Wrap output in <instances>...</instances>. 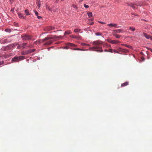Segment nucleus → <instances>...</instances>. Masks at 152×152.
<instances>
[{
    "label": "nucleus",
    "instance_id": "obj_1",
    "mask_svg": "<svg viewBox=\"0 0 152 152\" xmlns=\"http://www.w3.org/2000/svg\"><path fill=\"white\" fill-rule=\"evenodd\" d=\"M102 44V42L100 40H98L94 41L93 42V45L95 46L90 48V50H95L98 52H103V50L102 49V46H101Z\"/></svg>",
    "mask_w": 152,
    "mask_h": 152
},
{
    "label": "nucleus",
    "instance_id": "obj_2",
    "mask_svg": "<svg viewBox=\"0 0 152 152\" xmlns=\"http://www.w3.org/2000/svg\"><path fill=\"white\" fill-rule=\"evenodd\" d=\"M61 37V36L57 37L56 35L53 36V37H47L45 38L42 39V41L43 42L46 41V42L44 44L45 45H48L51 44L52 43V41L51 40H50L51 39L53 38H58Z\"/></svg>",
    "mask_w": 152,
    "mask_h": 152
},
{
    "label": "nucleus",
    "instance_id": "obj_3",
    "mask_svg": "<svg viewBox=\"0 0 152 152\" xmlns=\"http://www.w3.org/2000/svg\"><path fill=\"white\" fill-rule=\"evenodd\" d=\"M21 37L23 40L25 41L31 39L32 36L27 34H23L21 35Z\"/></svg>",
    "mask_w": 152,
    "mask_h": 152
},
{
    "label": "nucleus",
    "instance_id": "obj_4",
    "mask_svg": "<svg viewBox=\"0 0 152 152\" xmlns=\"http://www.w3.org/2000/svg\"><path fill=\"white\" fill-rule=\"evenodd\" d=\"M24 58V57L23 56L15 57L12 59V61L13 62H17L23 59Z\"/></svg>",
    "mask_w": 152,
    "mask_h": 152
},
{
    "label": "nucleus",
    "instance_id": "obj_5",
    "mask_svg": "<svg viewBox=\"0 0 152 152\" xmlns=\"http://www.w3.org/2000/svg\"><path fill=\"white\" fill-rule=\"evenodd\" d=\"M124 32V29H119L114 30L113 31L112 34H116L122 33Z\"/></svg>",
    "mask_w": 152,
    "mask_h": 152
},
{
    "label": "nucleus",
    "instance_id": "obj_6",
    "mask_svg": "<svg viewBox=\"0 0 152 152\" xmlns=\"http://www.w3.org/2000/svg\"><path fill=\"white\" fill-rule=\"evenodd\" d=\"M66 46L64 48L66 49H68L69 48V46H77L75 44L70 43H67L66 44Z\"/></svg>",
    "mask_w": 152,
    "mask_h": 152
},
{
    "label": "nucleus",
    "instance_id": "obj_7",
    "mask_svg": "<svg viewBox=\"0 0 152 152\" xmlns=\"http://www.w3.org/2000/svg\"><path fill=\"white\" fill-rule=\"evenodd\" d=\"M107 26H108L114 27L115 28H119L120 26H117V24L116 23H110L107 24Z\"/></svg>",
    "mask_w": 152,
    "mask_h": 152
},
{
    "label": "nucleus",
    "instance_id": "obj_8",
    "mask_svg": "<svg viewBox=\"0 0 152 152\" xmlns=\"http://www.w3.org/2000/svg\"><path fill=\"white\" fill-rule=\"evenodd\" d=\"M128 5L132 7L133 9H136L137 8V5L136 4H135L132 3H128Z\"/></svg>",
    "mask_w": 152,
    "mask_h": 152
},
{
    "label": "nucleus",
    "instance_id": "obj_9",
    "mask_svg": "<svg viewBox=\"0 0 152 152\" xmlns=\"http://www.w3.org/2000/svg\"><path fill=\"white\" fill-rule=\"evenodd\" d=\"M118 50L120 51L124 52H127L128 51L126 49H123L121 48H119Z\"/></svg>",
    "mask_w": 152,
    "mask_h": 152
},
{
    "label": "nucleus",
    "instance_id": "obj_10",
    "mask_svg": "<svg viewBox=\"0 0 152 152\" xmlns=\"http://www.w3.org/2000/svg\"><path fill=\"white\" fill-rule=\"evenodd\" d=\"M54 29L55 28L52 26L47 27L46 28V30L48 31H49L50 30H53V29Z\"/></svg>",
    "mask_w": 152,
    "mask_h": 152
},
{
    "label": "nucleus",
    "instance_id": "obj_11",
    "mask_svg": "<svg viewBox=\"0 0 152 152\" xmlns=\"http://www.w3.org/2000/svg\"><path fill=\"white\" fill-rule=\"evenodd\" d=\"M18 16L19 18H21L23 19L24 18V16L20 12H18Z\"/></svg>",
    "mask_w": 152,
    "mask_h": 152
},
{
    "label": "nucleus",
    "instance_id": "obj_12",
    "mask_svg": "<svg viewBox=\"0 0 152 152\" xmlns=\"http://www.w3.org/2000/svg\"><path fill=\"white\" fill-rule=\"evenodd\" d=\"M112 44H113L119 43H120V41L115 40H112Z\"/></svg>",
    "mask_w": 152,
    "mask_h": 152
},
{
    "label": "nucleus",
    "instance_id": "obj_13",
    "mask_svg": "<svg viewBox=\"0 0 152 152\" xmlns=\"http://www.w3.org/2000/svg\"><path fill=\"white\" fill-rule=\"evenodd\" d=\"M128 85H129V82H126L122 84L121 85V86L122 87H124V86H127Z\"/></svg>",
    "mask_w": 152,
    "mask_h": 152
},
{
    "label": "nucleus",
    "instance_id": "obj_14",
    "mask_svg": "<svg viewBox=\"0 0 152 152\" xmlns=\"http://www.w3.org/2000/svg\"><path fill=\"white\" fill-rule=\"evenodd\" d=\"M112 34L116 38H119L120 37H121V35H119L116 34Z\"/></svg>",
    "mask_w": 152,
    "mask_h": 152
},
{
    "label": "nucleus",
    "instance_id": "obj_15",
    "mask_svg": "<svg viewBox=\"0 0 152 152\" xmlns=\"http://www.w3.org/2000/svg\"><path fill=\"white\" fill-rule=\"evenodd\" d=\"M8 41H7V39H2L1 41V43H5L7 42H8Z\"/></svg>",
    "mask_w": 152,
    "mask_h": 152
},
{
    "label": "nucleus",
    "instance_id": "obj_16",
    "mask_svg": "<svg viewBox=\"0 0 152 152\" xmlns=\"http://www.w3.org/2000/svg\"><path fill=\"white\" fill-rule=\"evenodd\" d=\"M21 54L22 55H26L28 54V50H26L25 51H22L21 52Z\"/></svg>",
    "mask_w": 152,
    "mask_h": 152
},
{
    "label": "nucleus",
    "instance_id": "obj_17",
    "mask_svg": "<svg viewBox=\"0 0 152 152\" xmlns=\"http://www.w3.org/2000/svg\"><path fill=\"white\" fill-rule=\"evenodd\" d=\"M143 34L144 35V36L147 39H149V38H150V36L149 35H148L147 34L145 33H143Z\"/></svg>",
    "mask_w": 152,
    "mask_h": 152
},
{
    "label": "nucleus",
    "instance_id": "obj_18",
    "mask_svg": "<svg viewBox=\"0 0 152 152\" xmlns=\"http://www.w3.org/2000/svg\"><path fill=\"white\" fill-rule=\"evenodd\" d=\"M71 31L68 30L66 31L64 33V35L66 34H69L71 33Z\"/></svg>",
    "mask_w": 152,
    "mask_h": 152
},
{
    "label": "nucleus",
    "instance_id": "obj_19",
    "mask_svg": "<svg viewBox=\"0 0 152 152\" xmlns=\"http://www.w3.org/2000/svg\"><path fill=\"white\" fill-rule=\"evenodd\" d=\"M25 12L26 13V15H30V14H29V11L27 9L25 10Z\"/></svg>",
    "mask_w": 152,
    "mask_h": 152
},
{
    "label": "nucleus",
    "instance_id": "obj_20",
    "mask_svg": "<svg viewBox=\"0 0 152 152\" xmlns=\"http://www.w3.org/2000/svg\"><path fill=\"white\" fill-rule=\"evenodd\" d=\"M35 50V49H30L29 50H28V54L31 53L32 52H34Z\"/></svg>",
    "mask_w": 152,
    "mask_h": 152
},
{
    "label": "nucleus",
    "instance_id": "obj_21",
    "mask_svg": "<svg viewBox=\"0 0 152 152\" xmlns=\"http://www.w3.org/2000/svg\"><path fill=\"white\" fill-rule=\"evenodd\" d=\"M88 16L90 18L92 17V12H90L89 13H88Z\"/></svg>",
    "mask_w": 152,
    "mask_h": 152
},
{
    "label": "nucleus",
    "instance_id": "obj_22",
    "mask_svg": "<svg viewBox=\"0 0 152 152\" xmlns=\"http://www.w3.org/2000/svg\"><path fill=\"white\" fill-rule=\"evenodd\" d=\"M129 29L131 30L132 31H135V28L134 27H129Z\"/></svg>",
    "mask_w": 152,
    "mask_h": 152
},
{
    "label": "nucleus",
    "instance_id": "obj_23",
    "mask_svg": "<svg viewBox=\"0 0 152 152\" xmlns=\"http://www.w3.org/2000/svg\"><path fill=\"white\" fill-rule=\"evenodd\" d=\"M27 44L26 43H23L21 45V47H23V48H25L26 45Z\"/></svg>",
    "mask_w": 152,
    "mask_h": 152
},
{
    "label": "nucleus",
    "instance_id": "obj_24",
    "mask_svg": "<svg viewBox=\"0 0 152 152\" xmlns=\"http://www.w3.org/2000/svg\"><path fill=\"white\" fill-rule=\"evenodd\" d=\"M73 49L75 50H82V51L84 50L83 49H80L79 48H74Z\"/></svg>",
    "mask_w": 152,
    "mask_h": 152
},
{
    "label": "nucleus",
    "instance_id": "obj_25",
    "mask_svg": "<svg viewBox=\"0 0 152 152\" xmlns=\"http://www.w3.org/2000/svg\"><path fill=\"white\" fill-rule=\"evenodd\" d=\"M80 31V29H75L74 30V31L75 32H79Z\"/></svg>",
    "mask_w": 152,
    "mask_h": 152
},
{
    "label": "nucleus",
    "instance_id": "obj_26",
    "mask_svg": "<svg viewBox=\"0 0 152 152\" xmlns=\"http://www.w3.org/2000/svg\"><path fill=\"white\" fill-rule=\"evenodd\" d=\"M46 9L50 11H52L51 9L49 6H46Z\"/></svg>",
    "mask_w": 152,
    "mask_h": 152
},
{
    "label": "nucleus",
    "instance_id": "obj_27",
    "mask_svg": "<svg viewBox=\"0 0 152 152\" xmlns=\"http://www.w3.org/2000/svg\"><path fill=\"white\" fill-rule=\"evenodd\" d=\"M95 34L96 36H100L102 35V34L99 32H97L95 33Z\"/></svg>",
    "mask_w": 152,
    "mask_h": 152
},
{
    "label": "nucleus",
    "instance_id": "obj_28",
    "mask_svg": "<svg viewBox=\"0 0 152 152\" xmlns=\"http://www.w3.org/2000/svg\"><path fill=\"white\" fill-rule=\"evenodd\" d=\"M124 46L130 48H132V46H131L127 45H124Z\"/></svg>",
    "mask_w": 152,
    "mask_h": 152
},
{
    "label": "nucleus",
    "instance_id": "obj_29",
    "mask_svg": "<svg viewBox=\"0 0 152 152\" xmlns=\"http://www.w3.org/2000/svg\"><path fill=\"white\" fill-rule=\"evenodd\" d=\"M34 12L36 15L37 16H38V12L35 10H34Z\"/></svg>",
    "mask_w": 152,
    "mask_h": 152
},
{
    "label": "nucleus",
    "instance_id": "obj_30",
    "mask_svg": "<svg viewBox=\"0 0 152 152\" xmlns=\"http://www.w3.org/2000/svg\"><path fill=\"white\" fill-rule=\"evenodd\" d=\"M84 6L86 8H88L89 7V6L88 5H87L86 4H84Z\"/></svg>",
    "mask_w": 152,
    "mask_h": 152
},
{
    "label": "nucleus",
    "instance_id": "obj_31",
    "mask_svg": "<svg viewBox=\"0 0 152 152\" xmlns=\"http://www.w3.org/2000/svg\"><path fill=\"white\" fill-rule=\"evenodd\" d=\"M70 37L72 38H77L76 37V36H74L73 35H71Z\"/></svg>",
    "mask_w": 152,
    "mask_h": 152
},
{
    "label": "nucleus",
    "instance_id": "obj_32",
    "mask_svg": "<svg viewBox=\"0 0 152 152\" xmlns=\"http://www.w3.org/2000/svg\"><path fill=\"white\" fill-rule=\"evenodd\" d=\"M81 45L83 46H84L86 45H88V44H86L85 43H82Z\"/></svg>",
    "mask_w": 152,
    "mask_h": 152
},
{
    "label": "nucleus",
    "instance_id": "obj_33",
    "mask_svg": "<svg viewBox=\"0 0 152 152\" xmlns=\"http://www.w3.org/2000/svg\"><path fill=\"white\" fill-rule=\"evenodd\" d=\"M147 48L148 50H150V51H151V52L152 53V48H148V47Z\"/></svg>",
    "mask_w": 152,
    "mask_h": 152
},
{
    "label": "nucleus",
    "instance_id": "obj_34",
    "mask_svg": "<svg viewBox=\"0 0 152 152\" xmlns=\"http://www.w3.org/2000/svg\"><path fill=\"white\" fill-rule=\"evenodd\" d=\"M107 41L109 42L112 44V40H110L109 39H108L107 40Z\"/></svg>",
    "mask_w": 152,
    "mask_h": 152
},
{
    "label": "nucleus",
    "instance_id": "obj_35",
    "mask_svg": "<svg viewBox=\"0 0 152 152\" xmlns=\"http://www.w3.org/2000/svg\"><path fill=\"white\" fill-rule=\"evenodd\" d=\"M37 17L39 19H40L42 18V17L41 16H38H38H37Z\"/></svg>",
    "mask_w": 152,
    "mask_h": 152
},
{
    "label": "nucleus",
    "instance_id": "obj_36",
    "mask_svg": "<svg viewBox=\"0 0 152 152\" xmlns=\"http://www.w3.org/2000/svg\"><path fill=\"white\" fill-rule=\"evenodd\" d=\"M5 31H6L7 32H10V29H5Z\"/></svg>",
    "mask_w": 152,
    "mask_h": 152
},
{
    "label": "nucleus",
    "instance_id": "obj_37",
    "mask_svg": "<svg viewBox=\"0 0 152 152\" xmlns=\"http://www.w3.org/2000/svg\"><path fill=\"white\" fill-rule=\"evenodd\" d=\"M114 52L115 53H118L119 52H118V51H117L115 50H114Z\"/></svg>",
    "mask_w": 152,
    "mask_h": 152
},
{
    "label": "nucleus",
    "instance_id": "obj_38",
    "mask_svg": "<svg viewBox=\"0 0 152 152\" xmlns=\"http://www.w3.org/2000/svg\"><path fill=\"white\" fill-rule=\"evenodd\" d=\"M4 62L3 61H0V65L3 64Z\"/></svg>",
    "mask_w": 152,
    "mask_h": 152
},
{
    "label": "nucleus",
    "instance_id": "obj_39",
    "mask_svg": "<svg viewBox=\"0 0 152 152\" xmlns=\"http://www.w3.org/2000/svg\"><path fill=\"white\" fill-rule=\"evenodd\" d=\"M77 38L76 39H81V37L80 36H78L77 37H76Z\"/></svg>",
    "mask_w": 152,
    "mask_h": 152
},
{
    "label": "nucleus",
    "instance_id": "obj_40",
    "mask_svg": "<svg viewBox=\"0 0 152 152\" xmlns=\"http://www.w3.org/2000/svg\"><path fill=\"white\" fill-rule=\"evenodd\" d=\"M132 15H135L136 16H138V15L136 14L132 13Z\"/></svg>",
    "mask_w": 152,
    "mask_h": 152
},
{
    "label": "nucleus",
    "instance_id": "obj_41",
    "mask_svg": "<svg viewBox=\"0 0 152 152\" xmlns=\"http://www.w3.org/2000/svg\"><path fill=\"white\" fill-rule=\"evenodd\" d=\"M109 52H111V53H112L113 52H112V51H113V50L111 49H109Z\"/></svg>",
    "mask_w": 152,
    "mask_h": 152
},
{
    "label": "nucleus",
    "instance_id": "obj_42",
    "mask_svg": "<svg viewBox=\"0 0 152 152\" xmlns=\"http://www.w3.org/2000/svg\"><path fill=\"white\" fill-rule=\"evenodd\" d=\"M83 1V0H79V2L81 3Z\"/></svg>",
    "mask_w": 152,
    "mask_h": 152
},
{
    "label": "nucleus",
    "instance_id": "obj_43",
    "mask_svg": "<svg viewBox=\"0 0 152 152\" xmlns=\"http://www.w3.org/2000/svg\"><path fill=\"white\" fill-rule=\"evenodd\" d=\"M149 39H151V40H152V36H150Z\"/></svg>",
    "mask_w": 152,
    "mask_h": 152
},
{
    "label": "nucleus",
    "instance_id": "obj_44",
    "mask_svg": "<svg viewBox=\"0 0 152 152\" xmlns=\"http://www.w3.org/2000/svg\"><path fill=\"white\" fill-rule=\"evenodd\" d=\"M100 22V23H102V24H104V23H105L104 22Z\"/></svg>",
    "mask_w": 152,
    "mask_h": 152
},
{
    "label": "nucleus",
    "instance_id": "obj_45",
    "mask_svg": "<svg viewBox=\"0 0 152 152\" xmlns=\"http://www.w3.org/2000/svg\"><path fill=\"white\" fill-rule=\"evenodd\" d=\"M20 47H21V45L18 46L17 47V48H19Z\"/></svg>",
    "mask_w": 152,
    "mask_h": 152
},
{
    "label": "nucleus",
    "instance_id": "obj_46",
    "mask_svg": "<svg viewBox=\"0 0 152 152\" xmlns=\"http://www.w3.org/2000/svg\"><path fill=\"white\" fill-rule=\"evenodd\" d=\"M58 0H56V1L55 2L57 3H58Z\"/></svg>",
    "mask_w": 152,
    "mask_h": 152
},
{
    "label": "nucleus",
    "instance_id": "obj_47",
    "mask_svg": "<svg viewBox=\"0 0 152 152\" xmlns=\"http://www.w3.org/2000/svg\"><path fill=\"white\" fill-rule=\"evenodd\" d=\"M104 51H105V52H108V51L107 50H104Z\"/></svg>",
    "mask_w": 152,
    "mask_h": 152
},
{
    "label": "nucleus",
    "instance_id": "obj_48",
    "mask_svg": "<svg viewBox=\"0 0 152 152\" xmlns=\"http://www.w3.org/2000/svg\"><path fill=\"white\" fill-rule=\"evenodd\" d=\"M8 48H9V47H8H8H6V50H7V49Z\"/></svg>",
    "mask_w": 152,
    "mask_h": 152
},
{
    "label": "nucleus",
    "instance_id": "obj_49",
    "mask_svg": "<svg viewBox=\"0 0 152 152\" xmlns=\"http://www.w3.org/2000/svg\"><path fill=\"white\" fill-rule=\"evenodd\" d=\"M124 45H126L125 44H122V45L124 46Z\"/></svg>",
    "mask_w": 152,
    "mask_h": 152
},
{
    "label": "nucleus",
    "instance_id": "obj_50",
    "mask_svg": "<svg viewBox=\"0 0 152 152\" xmlns=\"http://www.w3.org/2000/svg\"><path fill=\"white\" fill-rule=\"evenodd\" d=\"M124 45H126L125 44H122V45L124 46Z\"/></svg>",
    "mask_w": 152,
    "mask_h": 152
},
{
    "label": "nucleus",
    "instance_id": "obj_51",
    "mask_svg": "<svg viewBox=\"0 0 152 152\" xmlns=\"http://www.w3.org/2000/svg\"><path fill=\"white\" fill-rule=\"evenodd\" d=\"M142 59L143 61H144V59L143 58H142Z\"/></svg>",
    "mask_w": 152,
    "mask_h": 152
},
{
    "label": "nucleus",
    "instance_id": "obj_52",
    "mask_svg": "<svg viewBox=\"0 0 152 152\" xmlns=\"http://www.w3.org/2000/svg\"><path fill=\"white\" fill-rule=\"evenodd\" d=\"M61 0V1H63L64 0Z\"/></svg>",
    "mask_w": 152,
    "mask_h": 152
}]
</instances>
